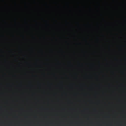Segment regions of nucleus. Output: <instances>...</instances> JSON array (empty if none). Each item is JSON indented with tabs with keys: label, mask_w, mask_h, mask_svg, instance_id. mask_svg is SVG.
I'll return each instance as SVG.
<instances>
[{
	"label": "nucleus",
	"mask_w": 126,
	"mask_h": 126,
	"mask_svg": "<svg viewBox=\"0 0 126 126\" xmlns=\"http://www.w3.org/2000/svg\"><path fill=\"white\" fill-rule=\"evenodd\" d=\"M100 1H126V0H100Z\"/></svg>",
	"instance_id": "obj_1"
}]
</instances>
